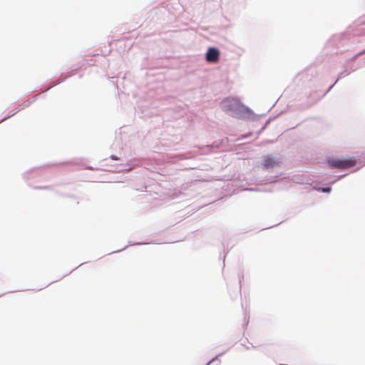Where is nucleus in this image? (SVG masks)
Returning <instances> with one entry per match:
<instances>
[{"instance_id":"423d86ee","label":"nucleus","mask_w":365,"mask_h":365,"mask_svg":"<svg viewBox=\"0 0 365 365\" xmlns=\"http://www.w3.org/2000/svg\"><path fill=\"white\" fill-rule=\"evenodd\" d=\"M232 101L236 103H238L237 100L233 99Z\"/></svg>"},{"instance_id":"f257e3e1","label":"nucleus","mask_w":365,"mask_h":365,"mask_svg":"<svg viewBox=\"0 0 365 365\" xmlns=\"http://www.w3.org/2000/svg\"><path fill=\"white\" fill-rule=\"evenodd\" d=\"M356 164V160L354 157L347 159L331 158L327 161V165L329 168H337L340 170L352 168Z\"/></svg>"},{"instance_id":"f03ea898","label":"nucleus","mask_w":365,"mask_h":365,"mask_svg":"<svg viewBox=\"0 0 365 365\" xmlns=\"http://www.w3.org/2000/svg\"><path fill=\"white\" fill-rule=\"evenodd\" d=\"M220 58V51L216 48H209L206 53V61L210 63H217Z\"/></svg>"},{"instance_id":"20e7f679","label":"nucleus","mask_w":365,"mask_h":365,"mask_svg":"<svg viewBox=\"0 0 365 365\" xmlns=\"http://www.w3.org/2000/svg\"><path fill=\"white\" fill-rule=\"evenodd\" d=\"M331 190V188L330 187H324L322 189V191L323 192H329Z\"/></svg>"},{"instance_id":"39448f33","label":"nucleus","mask_w":365,"mask_h":365,"mask_svg":"<svg viewBox=\"0 0 365 365\" xmlns=\"http://www.w3.org/2000/svg\"><path fill=\"white\" fill-rule=\"evenodd\" d=\"M110 158L113 159V160H117V158L114 155H111Z\"/></svg>"},{"instance_id":"7ed1b4c3","label":"nucleus","mask_w":365,"mask_h":365,"mask_svg":"<svg viewBox=\"0 0 365 365\" xmlns=\"http://www.w3.org/2000/svg\"><path fill=\"white\" fill-rule=\"evenodd\" d=\"M278 163L279 161L277 159L269 155L265 156L263 160V166L267 169L274 167Z\"/></svg>"}]
</instances>
